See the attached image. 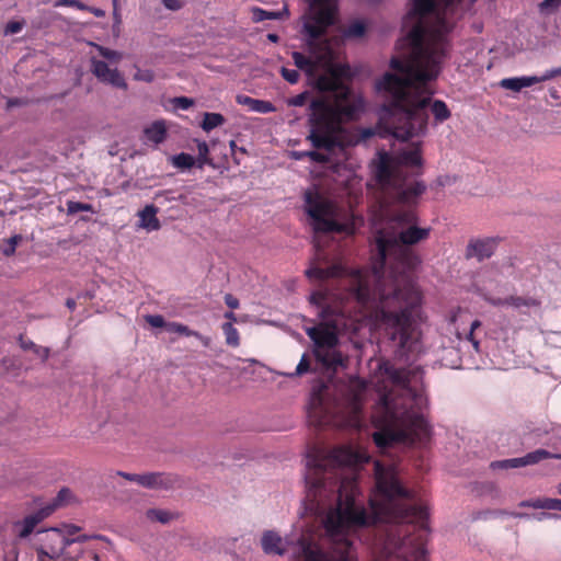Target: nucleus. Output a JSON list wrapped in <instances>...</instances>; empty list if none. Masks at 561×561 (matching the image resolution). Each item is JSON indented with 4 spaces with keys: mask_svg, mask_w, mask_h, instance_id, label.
<instances>
[{
    "mask_svg": "<svg viewBox=\"0 0 561 561\" xmlns=\"http://www.w3.org/2000/svg\"><path fill=\"white\" fill-rule=\"evenodd\" d=\"M366 458L353 448H333L325 453L311 448L307 454V499L320 508L324 499L337 493L336 505L328 511L323 526L332 540L323 550L312 538L297 539V558L302 561H358L354 542L348 535L359 528L385 524V549L404 561H427L425 545L428 536V511L424 504H411L413 491L400 481L393 467L375 462L376 488L379 501L370 500V512L356 501V477H341L343 467H354Z\"/></svg>",
    "mask_w": 561,
    "mask_h": 561,
    "instance_id": "nucleus-1",
    "label": "nucleus"
},
{
    "mask_svg": "<svg viewBox=\"0 0 561 561\" xmlns=\"http://www.w3.org/2000/svg\"><path fill=\"white\" fill-rule=\"evenodd\" d=\"M408 207L392 216L397 232L377 233L378 260L370 272H348L341 264L313 265L306 271L309 279L320 283L347 278L350 296L398 344L402 356L412 352L416 343L413 323L421 307V294L412 277L421 257L413 245L427 240L431 233V228L417 226L416 211Z\"/></svg>",
    "mask_w": 561,
    "mask_h": 561,
    "instance_id": "nucleus-2",
    "label": "nucleus"
},
{
    "mask_svg": "<svg viewBox=\"0 0 561 561\" xmlns=\"http://www.w3.org/2000/svg\"><path fill=\"white\" fill-rule=\"evenodd\" d=\"M403 25L411 28L398 42L401 57H392L390 67L402 75L386 72L376 82L388 100L381 105L378 128L382 137L408 140L427 129V106L431 96H423L425 87L435 80L450 57L449 34L454 23L446 19V9L436 12L435 0H411Z\"/></svg>",
    "mask_w": 561,
    "mask_h": 561,
    "instance_id": "nucleus-3",
    "label": "nucleus"
},
{
    "mask_svg": "<svg viewBox=\"0 0 561 561\" xmlns=\"http://www.w3.org/2000/svg\"><path fill=\"white\" fill-rule=\"evenodd\" d=\"M320 91H333L334 102L328 103L323 99H313L310 102L311 115L309 117L310 134L308 139L316 149L332 151L344 148L345 122L356 121L365 108L362 96L355 95L346 87L321 76L317 80Z\"/></svg>",
    "mask_w": 561,
    "mask_h": 561,
    "instance_id": "nucleus-4",
    "label": "nucleus"
},
{
    "mask_svg": "<svg viewBox=\"0 0 561 561\" xmlns=\"http://www.w3.org/2000/svg\"><path fill=\"white\" fill-rule=\"evenodd\" d=\"M305 211L316 233H344L353 236L363 225V217L353 213L341 216L335 204L318 192L305 193Z\"/></svg>",
    "mask_w": 561,
    "mask_h": 561,
    "instance_id": "nucleus-5",
    "label": "nucleus"
},
{
    "mask_svg": "<svg viewBox=\"0 0 561 561\" xmlns=\"http://www.w3.org/2000/svg\"><path fill=\"white\" fill-rule=\"evenodd\" d=\"M374 178L382 191L389 193L398 204L404 206L416 205L419 197L426 190L425 184L421 181L407 184L401 169L386 151L378 153V159L374 163Z\"/></svg>",
    "mask_w": 561,
    "mask_h": 561,
    "instance_id": "nucleus-6",
    "label": "nucleus"
},
{
    "mask_svg": "<svg viewBox=\"0 0 561 561\" xmlns=\"http://www.w3.org/2000/svg\"><path fill=\"white\" fill-rule=\"evenodd\" d=\"M389 424L373 435L374 443L380 448H387L397 443H422L430 435V428L423 415L405 411L400 417L390 411L385 399Z\"/></svg>",
    "mask_w": 561,
    "mask_h": 561,
    "instance_id": "nucleus-7",
    "label": "nucleus"
},
{
    "mask_svg": "<svg viewBox=\"0 0 561 561\" xmlns=\"http://www.w3.org/2000/svg\"><path fill=\"white\" fill-rule=\"evenodd\" d=\"M307 335L314 344L313 355L327 369L336 370L343 366V357L335 347L339 344V336L335 332V324L321 322L316 327L306 329Z\"/></svg>",
    "mask_w": 561,
    "mask_h": 561,
    "instance_id": "nucleus-8",
    "label": "nucleus"
},
{
    "mask_svg": "<svg viewBox=\"0 0 561 561\" xmlns=\"http://www.w3.org/2000/svg\"><path fill=\"white\" fill-rule=\"evenodd\" d=\"M314 11L304 24V33L308 36L307 46L310 51L317 47V41L321 38L329 26L334 23L336 0H308Z\"/></svg>",
    "mask_w": 561,
    "mask_h": 561,
    "instance_id": "nucleus-9",
    "label": "nucleus"
},
{
    "mask_svg": "<svg viewBox=\"0 0 561 561\" xmlns=\"http://www.w3.org/2000/svg\"><path fill=\"white\" fill-rule=\"evenodd\" d=\"M44 542L36 548V552L47 554L49 559H58L75 540H70L61 529L51 528L46 531Z\"/></svg>",
    "mask_w": 561,
    "mask_h": 561,
    "instance_id": "nucleus-10",
    "label": "nucleus"
},
{
    "mask_svg": "<svg viewBox=\"0 0 561 561\" xmlns=\"http://www.w3.org/2000/svg\"><path fill=\"white\" fill-rule=\"evenodd\" d=\"M500 237H485L474 238L468 242L466 249L467 257H476L479 262L489 259L495 252L499 243L501 242Z\"/></svg>",
    "mask_w": 561,
    "mask_h": 561,
    "instance_id": "nucleus-11",
    "label": "nucleus"
},
{
    "mask_svg": "<svg viewBox=\"0 0 561 561\" xmlns=\"http://www.w3.org/2000/svg\"><path fill=\"white\" fill-rule=\"evenodd\" d=\"M91 71L103 83L111 84L118 89H127V83L122 73L115 68L111 69L108 65L95 58L91 59Z\"/></svg>",
    "mask_w": 561,
    "mask_h": 561,
    "instance_id": "nucleus-12",
    "label": "nucleus"
},
{
    "mask_svg": "<svg viewBox=\"0 0 561 561\" xmlns=\"http://www.w3.org/2000/svg\"><path fill=\"white\" fill-rule=\"evenodd\" d=\"M308 417L316 426H323L332 421V414L321 393H313L309 409Z\"/></svg>",
    "mask_w": 561,
    "mask_h": 561,
    "instance_id": "nucleus-13",
    "label": "nucleus"
},
{
    "mask_svg": "<svg viewBox=\"0 0 561 561\" xmlns=\"http://www.w3.org/2000/svg\"><path fill=\"white\" fill-rule=\"evenodd\" d=\"M288 541L274 530H265L261 538V546L266 554L284 556L287 551Z\"/></svg>",
    "mask_w": 561,
    "mask_h": 561,
    "instance_id": "nucleus-14",
    "label": "nucleus"
},
{
    "mask_svg": "<svg viewBox=\"0 0 561 561\" xmlns=\"http://www.w3.org/2000/svg\"><path fill=\"white\" fill-rule=\"evenodd\" d=\"M551 79H553V77L551 70L549 69L545 71L541 76L505 78L501 80L500 85L504 89L518 92L523 88L531 87L536 83L545 82Z\"/></svg>",
    "mask_w": 561,
    "mask_h": 561,
    "instance_id": "nucleus-15",
    "label": "nucleus"
},
{
    "mask_svg": "<svg viewBox=\"0 0 561 561\" xmlns=\"http://www.w3.org/2000/svg\"><path fill=\"white\" fill-rule=\"evenodd\" d=\"M176 477L163 472H148L140 474L139 485L147 489H170L176 483Z\"/></svg>",
    "mask_w": 561,
    "mask_h": 561,
    "instance_id": "nucleus-16",
    "label": "nucleus"
},
{
    "mask_svg": "<svg viewBox=\"0 0 561 561\" xmlns=\"http://www.w3.org/2000/svg\"><path fill=\"white\" fill-rule=\"evenodd\" d=\"M144 135L147 141L156 146L162 144L168 136L165 122L162 119L154 121L144 129Z\"/></svg>",
    "mask_w": 561,
    "mask_h": 561,
    "instance_id": "nucleus-17",
    "label": "nucleus"
},
{
    "mask_svg": "<svg viewBox=\"0 0 561 561\" xmlns=\"http://www.w3.org/2000/svg\"><path fill=\"white\" fill-rule=\"evenodd\" d=\"M291 58L294 60V65L299 70L304 71L308 77H313L316 75L319 65V58L313 59L299 51H294L291 54Z\"/></svg>",
    "mask_w": 561,
    "mask_h": 561,
    "instance_id": "nucleus-18",
    "label": "nucleus"
},
{
    "mask_svg": "<svg viewBox=\"0 0 561 561\" xmlns=\"http://www.w3.org/2000/svg\"><path fill=\"white\" fill-rule=\"evenodd\" d=\"M237 102L257 113L266 114L275 111V106L270 101L257 100L248 95H238Z\"/></svg>",
    "mask_w": 561,
    "mask_h": 561,
    "instance_id": "nucleus-19",
    "label": "nucleus"
},
{
    "mask_svg": "<svg viewBox=\"0 0 561 561\" xmlns=\"http://www.w3.org/2000/svg\"><path fill=\"white\" fill-rule=\"evenodd\" d=\"M399 161L407 167H421L423 162L421 144H413L410 149L403 150L399 154Z\"/></svg>",
    "mask_w": 561,
    "mask_h": 561,
    "instance_id": "nucleus-20",
    "label": "nucleus"
},
{
    "mask_svg": "<svg viewBox=\"0 0 561 561\" xmlns=\"http://www.w3.org/2000/svg\"><path fill=\"white\" fill-rule=\"evenodd\" d=\"M519 507H531L537 510H557L561 511V500L550 497H539L535 500L522 501Z\"/></svg>",
    "mask_w": 561,
    "mask_h": 561,
    "instance_id": "nucleus-21",
    "label": "nucleus"
},
{
    "mask_svg": "<svg viewBox=\"0 0 561 561\" xmlns=\"http://www.w3.org/2000/svg\"><path fill=\"white\" fill-rule=\"evenodd\" d=\"M158 208L154 205H147L139 211L140 226L148 230H158L160 221L157 218Z\"/></svg>",
    "mask_w": 561,
    "mask_h": 561,
    "instance_id": "nucleus-22",
    "label": "nucleus"
},
{
    "mask_svg": "<svg viewBox=\"0 0 561 561\" xmlns=\"http://www.w3.org/2000/svg\"><path fill=\"white\" fill-rule=\"evenodd\" d=\"M380 370L396 385H405L409 380L404 369L397 368L393 364L386 360L379 366Z\"/></svg>",
    "mask_w": 561,
    "mask_h": 561,
    "instance_id": "nucleus-23",
    "label": "nucleus"
},
{
    "mask_svg": "<svg viewBox=\"0 0 561 561\" xmlns=\"http://www.w3.org/2000/svg\"><path fill=\"white\" fill-rule=\"evenodd\" d=\"M327 299H328V293L323 291V290H317V291L312 293L310 296V302L312 305L321 308L319 317L324 321L329 320L330 317L335 313V310L333 308L325 305Z\"/></svg>",
    "mask_w": 561,
    "mask_h": 561,
    "instance_id": "nucleus-24",
    "label": "nucleus"
},
{
    "mask_svg": "<svg viewBox=\"0 0 561 561\" xmlns=\"http://www.w3.org/2000/svg\"><path fill=\"white\" fill-rule=\"evenodd\" d=\"M49 515V511L42 510L35 514L28 515L23 519L22 529L20 530L19 536L21 538H26L30 536L34 528L39 524L46 516Z\"/></svg>",
    "mask_w": 561,
    "mask_h": 561,
    "instance_id": "nucleus-25",
    "label": "nucleus"
},
{
    "mask_svg": "<svg viewBox=\"0 0 561 561\" xmlns=\"http://www.w3.org/2000/svg\"><path fill=\"white\" fill-rule=\"evenodd\" d=\"M550 458H561V456L540 448L519 457V465L520 467L531 466Z\"/></svg>",
    "mask_w": 561,
    "mask_h": 561,
    "instance_id": "nucleus-26",
    "label": "nucleus"
},
{
    "mask_svg": "<svg viewBox=\"0 0 561 561\" xmlns=\"http://www.w3.org/2000/svg\"><path fill=\"white\" fill-rule=\"evenodd\" d=\"M252 21L260 23L265 20H282L284 16H288V10L284 8L282 11H266L262 8H252Z\"/></svg>",
    "mask_w": 561,
    "mask_h": 561,
    "instance_id": "nucleus-27",
    "label": "nucleus"
},
{
    "mask_svg": "<svg viewBox=\"0 0 561 561\" xmlns=\"http://www.w3.org/2000/svg\"><path fill=\"white\" fill-rule=\"evenodd\" d=\"M431 112L434 116V122L436 125L444 123L451 116L449 108L447 107L446 103L442 100L433 101L431 105Z\"/></svg>",
    "mask_w": 561,
    "mask_h": 561,
    "instance_id": "nucleus-28",
    "label": "nucleus"
},
{
    "mask_svg": "<svg viewBox=\"0 0 561 561\" xmlns=\"http://www.w3.org/2000/svg\"><path fill=\"white\" fill-rule=\"evenodd\" d=\"M226 122V118L220 113H204L203 122L201 124V127L206 133H209L216 127H219L224 125Z\"/></svg>",
    "mask_w": 561,
    "mask_h": 561,
    "instance_id": "nucleus-29",
    "label": "nucleus"
},
{
    "mask_svg": "<svg viewBox=\"0 0 561 561\" xmlns=\"http://www.w3.org/2000/svg\"><path fill=\"white\" fill-rule=\"evenodd\" d=\"M146 516L151 522H159L161 524H168L176 517L175 514L160 508H150L146 512Z\"/></svg>",
    "mask_w": 561,
    "mask_h": 561,
    "instance_id": "nucleus-30",
    "label": "nucleus"
},
{
    "mask_svg": "<svg viewBox=\"0 0 561 561\" xmlns=\"http://www.w3.org/2000/svg\"><path fill=\"white\" fill-rule=\"evenodd\" d=\"M506 301L507 306H512L516 309H520L523 307L530 308L539 306V301L530 297L510 296L506 298Z\"/></svg>",
    "mask_w": 561,
    "mask_h": 561,
    "instance_id": "nucleus-31",
    "label": "nucleus"
},
{
    "mask_svg": "<svg viewBox=\"0 0 561 561\" xmlns=\"http://www.w3.org/2000/svg\"><path fill=\"white\" fill-rule=\"evenodd\" d=\"M222 331L226 336V343L229 346L237 347L240 344V336L238 330L230 323L222 324Z\"/></svg>",
    "mask_w": 561,
    "mask_h": 561,
    "instance_id": "nucleus-32",
    "label": "nucleus"
},
{
    "mask_svg": "<svg viewBox=\"0 0 561 561\" xmlns=\"http://www.w3.org/2000/svg\"><path fill=\"white\" fill-rule=\"evenodd\" d=\"M195 158L188 153L181 152L172 157V164L179 169H191L195 164Z\"/></svg>",
    "mask_w": 561,
    "mask_h": 561,
    "instance_id": "nucleus-33",
    "label": "nucleus"
},
{
    "mask_svg": "<svg viewBox=\"0 0 561 561\" xmlns=\"http://www.w3.org/2000/svg\"><path fill=\"white\" fill-rule=\"evenodd\" d=\"M22 241L21 234H14L11 238L3 240L5 243L1 247V252L4 256H12L15 253L18 244Z\"/></svg>",
    "mask_w": 561,
    "mask_h": 561,
    "instance_id": "nucleus-34",
    "label": "nucleus"
},
{
    "mask_svg": "<svg viewBox=\"0 0 561 561\" xmlns=\"http://www.w3.org/2000/svg\"><path fill=\"white\" fill-rule=\"evenodd\" d=\"M165 330L185 336L198 335L197 331L191 330L187 325H184L179 322H168V324L165 325Z\"/></svg>",
    "mask_w": 561,
    "mask_h": 561,
    "instance_id": "nucleus-35",
    "label": "nucleus"
},
{
    "mask_svg": "<svg viewBox=\"0 0 561 561\" xmlns=\"http://www.w3.org/2000/svg\"><path fill=\"white\" fill-rule=\"evenodd\" d=\"M366 32V25L360 21L351 23L345 30V36L358 38L364 36Z\"/></svg>",
    "mask_w": 561,
    "mask_h": 561,
    "instance_id": "nucleus-36",
    "label": "nucleus"
},
{
    "mask_svg": "<svg viewBox=\"0 0 561 561\" xmlns=\"http://www.w3.org/2000/svg\"><path fill=\"white\" fill-rule=\"evenodd\" d=\"M490 467L493 470H496V469L507 470V469L519 468L520 467L519 458H511V459L492 461L490 463Z\"/></svg>",
    "mask_w": 561,
    "mask_h": 561,
    "instance_id": "nucleus-37",
    "label": "nucleus"
},
{
    "mask_svg": "<svg viewBox=\"0 0 561 561\" xmlns=\"http://www.w3.org/2000/svg\"><path fill=\"white\" fill-rule=\"evenodd\" d=\"M198 151V165L202 168L204 164H211V160L209 159V148L206 141H198L197 144Z\"/></svg>",
    "mask_w": 561,
    "mask_h": 561,
    "instance_id": "nucleus-38",
    "label": "nucleus"
},
{
    "mask_svg": "<svg viewBox=\"0 0 561 561\" xmlns=\"http://www.w3.org/2000/svg\"><path fill=\"white\" fill-rule=\"evenodd\" d=\"M100 56L110 61H119L122 59V54L117 50L110 49L107 47L95 45Z\"/></svg>",
    "mask_w": 561,
    "mask_h": 561,
    "instance_id": "nucleus-39",
    "label": "nucleus"
},
{
    "mask_svg": "<svg viewBox=\"0 0 561 561\" xmlns=\"http://www.w3.org/2000/svg\"><path fill=\"white\" fill-rule=\"evenodd\" d=\"M67 209L69 214H77L80 211H93V207L91 204H85L81 202H68Z\"/></svg>",
    "mask_w": 561,
    "mask_h": 561,
    "instance_id": "nucleus-40",
    "label": "nucleus"
},
{
    "mask_svg": "<svg viewBox=\"0 0 561 561\" xmlns=\"http://www.w3.org/2000/svg\"><path fill=\"white\" fill-rule=\"evenodd\" d=\"M134 80L150 83L154 80V73L150 69L137 68L136 72L134 73Z\"/></svg>",
    "mask_w": 561,
    "mask_h": 561,
    "instance_id": "nucleus-41",
    "label": "nucleus"
},
{
    "mask_svg": "<svg viewBox=\"0 0 561 561\" xmlns=\"http://www.w3.org/2000/svg\"><path fill=\"white\" fill-rule=\"evenodd\" d=\"M282 77L290 84H295L299 81L300 73L296 69H288L286 67H282L280 69Z\"/></svg>",
    "mask_w": 561,
    "mask_h": 561,
    "instance_id": "nucleus-42",
    "label": "nucleus"
},
{
    "mask_svg": "<svg viewBox=\"0 0 561 561\" xmlns=\"http://www.w3.org/2000/svg\"><path fill=\"white\" fill-rule=\"evenodd\" d=\"M310 98L309 91H304L287 100L289 106H304Z\"/></svg>",
    "mask_w": 561,
    "mask_h": 561,
    "instance_id": "nucleus-43",
    "label": "nucleus"
},
{
    "mask_svg": "<svg viewBox=\"0 0 561 561\" xmlns=\"http://www.w3.org/2000/svg\"><path fill=\"white\" fill-rule=\"evenodd\" d=\"M25 25L24 21H9L4 27L5 35H13L20 33Z\"/></svg>",
    "mask_w": 561,
    "mask_h": 561,
    "instance_id": "nucleus-44",
    "label": "nucleus"
},
{
    "mask_svg": "<svg viewBox=\"0 0 561 561\" xmlns=\"http://www.w3.org/2000/svg\"><path fill=\"white\" fill-rule=\"evenodd\" d=\"M145 320L152 328H165V325L168 324L164 318L160 314H148L145 317Z\"/></svg>",
    "mask_w": 561,
    "mask_h": 561,
    "instance_id": "nucleus-45",
    "label": "nucleus"
},
{
    "mask_svg": "<svg viewBox=\"0 0 561 561\" xmlns=\"http://www.w3.org/2000/svg\"><path fill=\"white\" fill-rule=\"evenodd\" d=\"M304 154L318 163H327L329 161V156L319 151H305Z\"/></svg>",
    "mask_w": 561,
    "mask_h": 561,
    "instance_id": "nucleus-46",
    "label": "nucleus"
},
{
    "mask_svg": "<svg viewBox=\"0 0 561 561\" xmlns=\"http://www.w3.org/2000/svg\"><path fill=\"white\" fill-rule=\"evenodd\" d=\"M71 495L72 493L69 489L62 488L55 499V505L59 506L67 503L70 500Z\"/></svg>",
    "mask_w": 561,
    "mask_h": 561,
    "instance_id": "nucleus-47",
    "label": "nucleus"
},
{
    "mask_svg": "<svg viewBox=\"0 0 561 561\" xmlns=\"http://www.w3.org/2000/svg\"><path fill=\"white\" fill-rule=\"evenodd\" d=\"M310 369V362L308 359V356L306 354L302 355L300 358V362L298 363L296 367V374L297 376H301L306 373H308Z\"/></svg>",
    "mask_w": 561,
    "mask_h": 561,
    "instance_id": "nucleus-48",
    "label": "nucleus"
},
{
    "mask_svg": "<svg viewBox=\"0 0 561 561\" xmlns=\"http://www.w3.org/2000/svg\"><path fill=\"white\" fill-rule=\"evenodd\" d=\"M173 103L176 107L181 110H188L193 106L194 101L186 96H179L173 100Z\"/></svg>",
    "mask_w": 561,
    "mask_h": 561,
    "instance_id": "nucleus-49",
    "label": "nucleus"
},
{
    "mask_svg": "<svg viewBox=\"0 0 561 561\" xmlns=\"http://www.w3.org/2000/svg\"><path fill=\"white\" fill-rule=\"evenodd\" d=\"M561 4V0H543L539 4L540 11H550L559 8Z\"/></svg>",
    "mask_w": 561,
    "mask_h": 561,
    "instance_id": "nucleus-50",
    "label": "nucleus"
},
{
    "mask_svg": "<svg viewBox=\"0 0 561 561\" xmlns=\"http://www.w3.org/2000/svg\"><path fill=\"white\" fill-rule=\"evenodd\" d=\"M162 4L172 11H178L183 8L184 1L183 0H161Z\"/></svg>",
    "mask_w": 561,
    "mask_h": 561,
    "instance_id": "nucleus-51",
    "label": "nucleus"
},
{
    "mask_svg": "<svg viewBox=\"0 0 561 561\" xmlns=\"http://www.w3.org/2000/svg\"><path fill=\"white\" fill-rule=\"evenodd\" d=\"M225 302H226V305H227L231 310L239 308V300H238V298H236V297H234L233 295H231V294H227V295L225 296Z\"/></svg>",
    "mask_w": 561,
    "mask_h": 561,
    "instance_id": "nucleus-52",
    "label": "nucleus"
},
{
    "mask_svg": "<svg viewBox=\"0 0 561 561\" xmlns=\"http://www.w3.org/2000/svg\"><path fill=\"white\" fill-rule=\"evenodd\" d=\"M43 360H46L49 357V348L36 345V347L32 351Z\"/></svg>",
    "mask_w": 561,
    "mask_h": 561,
    "instance_id": "nucleus-53",
    "label": "nucleus"
},
{
    "mask_svg": "<svg viewBox=\"0 0 561 561\" xmlns=\"http://www.w3.org/2000/svg\"><path fill=\"white\" fill-rule=\"evenodd\" d=\"M116 476L123 477L124 479H126L128 481L136 482L139 484L140 474L128 473V472H124V471H116Z\"/></svg>",
    "mask_w": 561,
    "mask_h": 561,
    "instance_id": "nucleus-54",
    "label": "nucleus"
},
{
    "mask_svg": "<svg viewBox=\"0 0 561 561\" xmlns=\"http://www.w3.org/2000/svg\"><path fill=\"white\" fill-rule=\"evenodd\" d=\"M20 346L24 351H33L36 347V344L27 339H24L22 335L20 336Z\"/></svg>",
    "mask_w": 561,
    "mask_h": 561,
    "instance_id": "nucleus-55",
    "label": "nucleus"
},
{
    "mask_svg": "<svg viewBox=\"0 0 561 561\" xmlns=\"http://www.w3.org/2000/svg\"><path fill=\"white\" fill-rule=\"evenodd\" d=\"M481 325V322L479 320H474L470 325V333L468 335V340H470L473 343V346L478 348L479 342L473 340V332L476 329H478Z\"/></svg>",
    "mask_w": 561,
    "mask_h": 561,
    "instance_id": "nucleus-56",
    "label": "nucleus"
},
{
    "mask_svg": "<svg viewBox=\"0 0 561 561\" xmlns=\"http://www.w3.org/2000/svg\"><path fill=\"white\" fill-rule=\"evenodd\" d=\"M79 530H80V528L78 526L70 524V525H66L62 531L68 538H70L71 536L77 534Z\"/></svg>",
    "mask_w": 561,
    "mask_h": 561,
    "instance_id": "nucleus-57",
    "label": "nucleus"
},
{
    "mask_svg": "<svg viewBox=\"0 0 561 561\" xmlns=\"http://www.w3.org/2000/svg\"><path fill=\"white\" fill-rule=\"evenodd\" d=\"M376 131L373 128H362L360 129V138L363 140L369 139L375 136Z\"/></svg>",
    "mask_w": 561,
    "mask_h": 561,
    "instance_id": "nucleus-58",
    "label": "nucleus"
},
{
    "mask_svg": "<svg viewBox=\"0 0 561 561\" xmlns=\"http://www.w3.org/2000/svg\"><path fill=\"white\" fill-rule=\"evenodd\" d=\"M491 305L495 306V307H500V306H507V301H506V298H493V297H490L486 299Z\"/></svg>",
    "mask_w": 561,
    "mask_h": 561,
    "instance_id": "nucleus-59",
    "label": "nucleus"
},
{
    "mask_svg": "<svg viewBox=\"0 0 561 561\" xmlns=\"http://www.w3.org/2000/svg\"><path fill=\"white\" fill-rule=\"evenodd\" d=\"M69 7H72V8L79 9V10H87V11H89V8H90L87 4H84L78 0H70Z\"/></svg>",
    "mask_w": 561,
    "mask_h": 561,
    "instance_id": "nucleus-60",
    "label": "nucleus"
},
{
    "mask_svg": "<svg viewBox=\"0 0 561 561\" xmlns=\"http://www.w3.org/2000/svg\"><path fill=\"white\" fill-rule=\"evenodd\" d=\"M194 337L198 339L204 346H209L210 344V339L208 336H204L202 335L199 332H198V335H193Z\"/></svg>",
    "mask_w": 561,
    "mask_h": 561,
    "instance_id": "nucleus-61",
    "label": "nucleus"
},
{
    "mask_svg": "<svg viewBox=\"0 0 561 561\" xmlns=\"http://www.w3.org/2000/svg\"><path fill=\"white\" fill-rule=\"evenodd\" d=\"M89 12L93 13L98 18H102L105 15V12L99 8L90 7Z\"/></svg>",
    "mask_w": 561,
    "mask_h": 561,
    "instance_id": "nucleus-62",
    "label": "nucleus"
},
{
    "mask_svg": "<svg viewBox=\"0 0 561 561\" xmlns=\"http://www.w3.org/2000/svg\"><path fill=\"white\" fill-rule=\"evenodd\" d=\"M66 306L71 310L73 311L75 308H76V300L72 299V298H68L67 301H66Z\"/></svg>",
    "mask_w": 561,
    "mask_h": 561,
    "instance_id": "nucleus-63",
    "label": "nucleus"
},
{
    "mask_svg": "<svg viewBox=\"0 0 561 561\" xmlns=\"http://www.w3.org/2000/svg\"><path fill=\"white\" fill-rule=\"evenodd\" d=\"M267 39L272 43H277L279 41V36L275 33L267 34Z\"/></svg>",
    "mask_w": 561,
    "mask_h": 561,
    "instance_id": "nucleus-64",
    "label": "nucleus"
}]
</instances>
